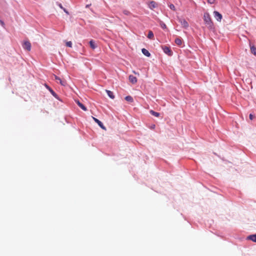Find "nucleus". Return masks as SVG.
Segmentation results:
<instances>
[{
	"label": "nucleus",
	"instance_id": "17",
	"mask_svg": "<svg viewBox=\"0 0 256 256\" xmlns=\"http://www.w3.org/2000/svg\"><path fill=\"white\" fill-rule=\"evenodd\" d=\"M150 114H152V116H156V117H158L160 115V113L154 112L153 110H150Z\"/></svg>",
	"mask_w": 256,
	"mask_h": 256
},
{
	"label": "nucleus",
	"instance_id": "23",
	"mask_svg": "<svg viewBox=\"0 0 256 256\" xmlns=\"http://www.w3.org/2000/svg\"><path fill=\"white\" fill-rule=\"evenodd\" d=\"M170 8L172 10H176V9H175V6H174L173 4H170Z\"/></svg>",
	"mask_w": 256,
	"mask_h": 256
},
{
	"label": "nucleus",
	"instance_id": "7",
	"mask_svg": "<svg viewBox=\"0 0 256 256\" xmlns=\"http://www.w3.org/2000/svg\"><path fill=\"white\" fill-rule=\"evenodd\" d=\"M44 86L54 98L58 99V97L57 94L48 86L46 84H45Z\"/></svg>",
	"mask_w": 256,
	"mask_h": 256
},
{
	"label": "nucleus",
	"instance_id": "25",
	"mask_svg": "<svg viewBox=\"0 0 256 256\" xmlns=\"http://www.w3.org/2000/svg\"><path fill=\"white\" fill-rule=\"evenodd\" d=\"M208 2L210 4H212L214 3L215 0H208Z\"/></svg>",
	"mask_w": 256,
	"mask_h": 256
},
{
	"label": "nucleus",
	"instance_id": "28",
	"mask_svg": "<svg viewBox=\"0 0 256 256\" xmlns=\"http://www.w3.org/2000/svg\"><path fill=\"white\" fill-rule=\"evenodd\" d=\"M63 10L66 14H68V10H66V8H63Z\"/></svg>",
	"mask_w": 256,
	"mask_h": 256
},
{
	"label": "nucleus",
	"instance_id": "10",
	"mask_svg": "<svg viewBox=\"0 0 256 256\" xmlns=\"http://www.w3.org/2000/svg\"><path fill=\"white\" fill-rule=\"evenodd\" d=\"M54 78H55L56 80H58L60 82V84L61 85L64 86H66V80H61L58 76L54 75Z\"/></svg>",
	"mask_w": 256,
	"mask_h": 256
},
{
	"label": "nucleus",
	"instance_id": "30",
	"mask_svg": "<svg viewBox=\"0 0 256 256\" xmlns=\"http://www.w3.org/2000/svg\"><path fill=\"white\" fill-rule=\"evenodd\" d=\"M133 72H134V74H136L139 75V74H138V73L136 72L135 71H133Z\"/></svg>",
	"mask_w": 256,
	"mask_h": 256
},
{
	"label": "nucleus",
	"instance_id": "31",
	"mask_svg": "<svg viewBox=\"0 0 256 256\" xmlns=\"http://www.w3.org/2000/svg\"><path fill=\"white\" fill-rule=\"evenodd\" d=\"M0 23H1V24H2V25H4V22H2V21H0Z\"/></svg>",
	"mask_w": 256,
	"mask_h": 256
},
{
	"label": "nucleus",
	"instance_id": "3",
	"mask_svg": "<svg viewBox=\"0 0 256 256\" xmlns=\"http://www.w3.org/2000/svg\"><path fill=\"white\" fill-rule=\"evenodd\" d=\"M22 47L24 49L30 51L31 50V44L28 41H25L22 44Z\"/></svg>",
	"mask_w": 256,
	"mask_h": 256
},
{
	"label": "nucleus",
	"instance_id": "5",
	"mask_svg": "<svg viewBox=\"0 0 256 256\" xmlns=\"http://www.w3.org/2000/svg\"><path fill=\"white\" fill-rule=\"evenodd\" d=\"M214 18L218 22H220L222 19V15L217 11H214Z\"/></svg>",
	"mask_w": 256,
	"mask_h": 256
},
{
	"label": "nucleus",
	"instance_id": "12",
	"mask_svg": "<svg viewBox=\"0 0 256 256\" xmlns=\"http://www.w3.org/2000/svg\"><path fill=\"white\" fill-rule=\"evenodd\" d=\"M175 43L178 46H181L182 44V40L180 38H177L175 40Z\"/></svg>",
	"mask_w": 256,
	"mask_h": 256
},
{
	"label": "nucleus",
	"instance_id": "15",
	"mask_svg": "<svg viewBox=\"0 0 256 256\" xmlns=\"http://www.w3.org/2000/svg\"><path fill=\"white\" fill-rule=\"evenodd\" d=\"M106 92L110 98L112 99H114V96L112 92H111L110 90H106Z\"/></svg>",
	"mask_w": 256,
	"mask_h": 256
},
{
	"label": "nucleus",
	"instance_id": "6",
	"mask_svg": "<svg viewBox=\"0 0 256 256\" xmlns=\"http://www.w3.org/2000/svg\"><path fill=\"white\" fill-rule=\"evenodd\" d=\"M92 119L94 120L98 124L103 130H106V127L104 126L103 124L98 119H97L96 118L94 117V116H92Z\"/></svg>",
	"mask_w": 256,
	"mask_h": 256
},
{
	"label": "nucleus",
	"instance_id": "9",
	"mask_svg": "<svg viewBox=\"0 0 256 256\" xmlns=\"http://www.w3.org/2000/svg\"><path fill=\"white\" fill-rule=\"evenodd\" d=\"M130 82L132 84H134L137 82V78L136 76L132 75H130L128 77Z\"/></svg>",
	"mask_w": 256,
	"mask_h": 256
},
{
	"label": "nucleus",
	"instance_id": "18",
	"mask_svg": "<svg viewBox=\"0 0 256 256\" xmlns=\"http://www.w3.org/2000/svg\"><path fill=\"white\" fill-rule=\"evenodd\" d=\"M148 38L151 40H153L154 38V35L152 31L150 30L148 32Z\"/></svg>",
	"mask_w": 256,
	"mask_h": 256
},
{
	"label": "nucleus",
	"instance_id": "21",
	"mask_svg": "<svg viewBox=\"0 0 256 256\" xmlns=\"http://www.w3.org/2000/svg\"><path fill=\"white\" fill-rule=\"evenodd\" d=\"M66 46L68 47L72 48V42H66Z\"/></svg>",
	"mask_w": 256,
	"mask_h": 256
},
{
	"label": "nucleus",
	"instance_id": "2",
	"mask_svg": "<svg viewBox=\"0 0 256 256\" xmlns=\"http://www.w3.org/2000/svg\"><path fill=\"white\" fill-rule=\"evenodd\" d=\"M178 22L180 23L182 26L185 28H187L189 25H188V22L186 21V20L184 18H178Z\"/></svg>",
	"mask_w": 256,
	"mask_h": 256
},
{
	"label": "nucleus",
	"instance_id": "13",
	"mask_svg": "<svg viewBox=\"0 0 256 256\" xmlns=\"http://www.w3.org/2000/svg\"><path fill=\"white\" fill-rule=\"evenodd\" d=\"M248 239L256 242V234L249 236Z\"/></svg>",
	"mask_w": 256,
	"mask_h": 256
},
{
	"label": "nucleus",
	"instance_id": "27",
	"mask_svg": "<svg viewBox=\"0 0 256 256\" xmlns=\"http://www.w3.org/2000/svg\"><path fill=\"white\" fill-rule=\"evenodd\" d=\"M58 5L60 6V8L62 9L63 10V8H63V6H62V4H59Z\"/></svg>",
	"mask_w": 256,
	"mask_h": 256
},
{
	"label": "nucleus",
	"instance_id": "26",
	"mask_svg": "<svg viewBox=\"0 0 256 256\" xmlns=\"http://www.w3.org/2000/svg\"><path fill=\"white\" fill-rule=\"evenodd\" d=\"M249 118L250 120H252L254 118V116L252 114H250L249 116Z\"/></svg>",
	"mask_w": 256,
	"mask_h": 256
},
{
	"label": "nucleus",
	"instance_id": "1",
	"mask_svg": "<svg viewBox=\"0 0 256 256\" xmlns=\"http://www.w3.org/2000/svg\"><path fill=\"white\" fill-rule=\"evenodd\" d=\"M204 20L205 23L209 27H212V22L210 14L208 12H205L204 14Z\"/></svg>",
	"mask_w": 256,
	"mask_h": 256
},
{
	"label": "nucleus",
	"instance_id": "16",
	"mask_svg": "<svg viewBox=\"0 0 256 256\" xmlns=\"http://www.w3.org/2000/svg\"><path fill=\"white\" fill-rule=\"evenodd\" d=\"M250 48L251 52L256 56V48L254 46H250Z\"/></svg>",
	"mask_w": 256,
	"mask_h": 256
},
{
	"label": "nucleus",
	"instance_id": "14",
	"mask_svg": "<svg viewBox=\"0 0 256 256\" xmlns=\"http://www.w3.org/2000/svg\"><path fill=\"white\" fill-rule=\"evenodd\" d=\"M142 54L144 55H145L146 56H148V57L150 56V54L149 52L147 50H146L145 48H142Z\"/></svg>",
	"mask_w": 256,
	"mask_h": 256
},
{
	"label": "nucleus",
	"instance_id": "4",
	"mask_svg": "<svg viewBox=\"0 0 256 256\" xmlns=\"http://www.w3.org/2000/svg\"><path fill=\"white\" fill-rule=\"evenodd\" d=\"M164 52L169 56H171L172 54V52L170 48L166 46H164L162 47Z\"/></svg>",
	"mask_w": 256,
	"mask_h": 256
},
{
	"label": "nucleus",
	"instance_id": "24",
	"mask_svg": "<svg viewBox=\"0 0 256 256\" xmlns=\"http://www.w3.org/2000/svg\"><path fill=\"white\" fill-rule=\"evenodd\" d=\"M123 12L126 15H128L130 14V12L127 10H124Z\"/></svg>",
	"mask_w": 256,
	"mask_h": 256
},
{
	"label": "nucleus",
	"instance_id": "20",
	"mask_svg": "<svg viewBox=\"0 0 256 256\" xmlns=\"http://www.w3.org/2000/svg\"><path fill=\"white\" fill-rule=\"evenodd\" d=\"M90 46L92 49H94L96 48V46L94 44V42L92 40H91L90 42Z\"/></svg>",
	"mask_w": 256,
	"mask_h": 256
},
{
	"label": "nucleus",
	"instance_id": "19",
	"mask_svg": "<svg viewBox=\"0 0 256 256\" xmlns=\"http://www.w3.org/2000/svg\"><path fill=\"white\" fill-rule=\"evenodd\" d=\"M125 100L128 102H134V100H133V98H132V96H126V98H125Z\"/></svg>",
	"mask_w": 256,
	"mask_h": 256
},
{
	"label": "nucleus",
	"instance_id": "8",
	"mask_svg": "<svg viewBox=\"0 0 256 256\" xmlns=\"http://www.w3.org/2000/svg\"><path fill=\"white\" fill-rule=\"evenodd\" d=\"M148 7L150 9L153 10L154 8H156L158 6V4L156 2L154 1H151L149 2L148 4Z\"/></svg>",
	"mask_w": 256,
	"mask_h": 256
},
{
	"label": "nucleus",
	"instance_id": "29",
	"mask_svg": "<svg viewBox=\"0 0 256 256\" xmlns=\"http://www.w3.org/2000/svg\"><path fill=\"white\" fill-rule=\"evenodd\" d=\"M154 128H155V125H154V124L152 125V126H151V127H150V128H151L152 129H154Z\"/></svg>",
	"mask_w": 256,
	"mask_h": 256
},
{
	"label": "nucleus",
	"instance_id": "22",
	"mask_svg": "<svg viewBox=\"0 0 256 256\" xmlns=\"http://www.w3.org/2000/svg\"><path fill=\"white\" fill-rule=\"evenodd\" d=\"M160 25L162 28H166V24L162 22H160Z\"/></svg>",
	"mask_w": 256,
	"mask_h": 256
},
{
	"label": "nucleus",
	"instance_id": "11",
	"mask_svg": "<svg viewBox=\"0 0 256 256\" xmlns=\"http://www.w3.org/2000/svg\"><path fill=\"white\" fill-rule=\"evenodd\" d=\"M76 102L78 104V105L84 111L87 110L86 108L82 104L79 100H76Z\"/></svg>",
	"mask_w": 256,
	"mask_h": 256
}]
</instances>
